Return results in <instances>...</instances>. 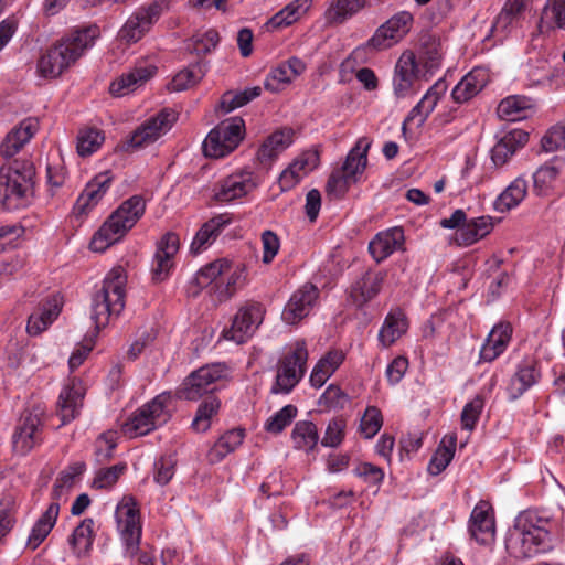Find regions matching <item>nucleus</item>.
<instances>
[{
    "instance_id": "3c124183",
    "label": "nucleus",
    "mask_w": 565,
    "mask_h": 565,
    "mask_svg": "<svg viewBox=\"0 0 565 565\" xmlns=\"http://www.w3.org/2000/svg\"><path fill=\"white\" fill-rule=\"evenodd\" d=\"M447 89L445 81L436 82L418 102V108L423 110V119H427L438 104V100L444 96Z\"/></svg>"
},
{
    "instance_id": "dca6fc26",
    "label": "nucleus",
    "mask_w": 565,
    "mask_h": 565,
    "mask_svg": "<svg viewBox=\"0 0 565 565\" xmlns=\"http://www.w3.org/2000/svg\"><path fill=\"white\" fill-rule=\"evenodd\" d=\"M180 246L179 236L173 232L166 233L158 242L157 252L152 263V279L164 280L173 266V257Z\"/></svg>"
},
{
    "instance_id": "b1692460",
    "label": "nucleus",
    "mask_w": 565,
    "mask_h": 565,
    "mask_svg": "<svg viewBox=\"0 0 565 565\" xmlns=\"http://www.w3.org/2000/svg\"><path fill=\"white\" fill-rule=\"evenodd\" d=\"M529 141V132L522 129H513L507 132L492 148L491 159L497 167H501L512 157L518 149Z\"/></svg>"
},
{
    "instance_id": "f704fd0d",
    "label": "nucleus",
    "mask_w": 565,
    "mask_h": 565,
    "mask_svg": "<svg viewBox=\"0 0 565 565\" xmlns=\"http://www.w3.org/2000/svg\"><path fill=\"white\" fill-rule=\"evenodd\" d=\"M83 397L84 395L81 390L76 388L74 385L63 388L57 403V414L62 424H67L76 418L78 409L82 406Z\"/></svg>"
},
{
    "instance_id": "79ce46f5",
    "label": "nucleus",
    "mask_w": 565,
    "mask_h": 565,
    "mask_svg": "<svg viewBox=\"0 0 565 565\" xmlns=\"http://www.w3.org/2000/svg\"><path fill=\"white\" fill-rule=\"evenodd\" d=\"M443 57L440 40L433 34H424L420 38V61L427 72H433L440 66Z\"/></svg>"
},
{
    "instance_id": "052dcab7",
    "label": "nucleus",
    "mask_w": 565,
    "mask_h": 565,
    "mask_svg": "<svg viewBox=\"0 0 565 565\" xmlns=\"http://www.w3.org/2000/svg\"><path fill=\"white\" fill-rule=\"evenodd\" d=\"M64 71L65 70L60 64V62H57L56 57L52 56L49 53V50L38 61V72L41 76L45 78H56Z\"/></svg>"
},
{
    "instance_id": "7c9ffc66",
    "label": "nucleus",
    "mask_w": 565,
    "mask_h": 565,
    "mask_svg": "<svg viewBox=\"0 0 565 565\" xmlns=\"http://www.w3.org/2000/svg\"><path fill=\"white\" fill-rule=\"evenodd\" d=\"M372 141L367 137L360 138L355 146L349 151L340 171L353 179L361 174L367 164V151Z\"/></svg>"
},
{
    "instance_id": "0eeeda50",
    "label": "nucleus",
    "mask_w": 565,
    "mask_h": 565,
    "mask_svg": "<svg viewBox=\"0 0 565 565\" xmlns=\"http://www.w3.org/2000/svg\"><path fill=\"white\" fill-rule=\"evenodd\" d=\"M307 360L308 351L305 342H296L292 352L279 361L271 392L275 394L289 393L303 376Z\"/></svg>"
},
{
    "instance_id": "ea45409f",
    "label": "nucleus",
    "mask_w": 565,
    "mask_h": 565,
    "mask_svg": "<svg viewBox=\"0 0 565 565\" xmlns=\"http://www.w3.org/2000/svg\"><path fill=\"white\" fill-rule=\"evenodd\" d=\"M94 542V520L84 519L73 531L70 544L77 557L86 556Z\"/></svg>"
},
{
    "instance_id": "423d86ee",
    "label": "nucleus",
    "mask_w": 565,
    "mask_h": 565,
    "mask_svg": "<svg viewBox=\"0 0 565 565\" xmlns=\"http://www.w3.org/2000/svg\"><path fill=\"white\" fill-rule=\"evenodd\" d=\"M115 518L117 529L126 546V554L135 556L139 551L141 525L139 509L131 495H124L117 504Z\"/></svg>"
},
{
    "instance_id": "9b49d317",
    "label": "nucleus",
    "mask_w": 565,
    "mask_h": 565,
    "mask_svg": "<svg viewBox=\"0 0 565 565\" xmlns=\"http://www.w3.org/2000/svg\"><path fill=\"white\" fill-rule=\"evenodd\" d=\"M413 21V15L409 12H397L376 29L365 46L376 51L393 46L408 33Z\"/></svg>"
},
{
    "instance_id": "393cba45",
    "label": "nucleus",
    "mask_w": 565,
    "mask_h": 565,
    "mask_svg": "<svg viewBox=\"0 0 565 565\" xmlns=\"http://www.w3.org/2000/svg\"><path fill=\"white\" fill-rule=\"evenodd\" d=\"M232 222V217L227 214H218L207 222H205L198 233L195 234L190 250L192 254H199L206 246L211 245L217 236L222 233V231L230 225Z\"/></svg>"
},
{
    "instance_id": "4c0bfd02",
    "label": "nucleus",
    "mask_w": 565,
    "mask_h": 565,
    "mask_svg": "<svg viewBox=\"0 0 565 565\" xmlns=\"http://www.w3.org/2000/svg\"><path fill=\"white\" fill-rule=\"evenodd\" d=\"M41 426H15L12 434L13 451L20 456L30 452L42 440Z\"/></svg>"
},
{
    "instance_id": "473e14b6",
    "label": "nucleus",
    "mask_w": 565,
    "mask_h": 565,
    "mask_svg": "<svg viewBox=\"0 0 565 565\" xmlns=\"http://www.w3.org/2000/svg\"><path fill=\"white\" fill-rule=\"evenodd\" d=\"M456 446V434H448L443 437L428 463L427 470L431 476H438L448 467L455 456Z\"/></svg>"
},
{
    "instance_id": "e2e57ef3",
    "label": "nucleus",
    "mask_w": 565,
    "mask_h": 565,
    "mask_svg": "<svg viewBox=\"0 0 565 565\" xmlns=\"http://www.w3.org/2000/svg\"><path fill=\"white\" fill-rule=\"evenodd\" d=\"M244 269L237 267L227 278L225 286L218 287V296L221 298H230L245 282Z\"/></svg>"
},
{
    "instance_id": "603ef678",
    "label": "nucleus",
    "mask_w": 565,
    "mask_h": 565,
    "mask_svg": "<svg viewBox=\"0 0 565 565\" xmlns=\"http://www.w3.org/2000/svg\"><path fill=\"white\" fill-rule=\"evenodd\" d=\"M291 438L296 448L309 451L317 445L319 435L316 426H295Z\"/></svg>"
},
{
    "instance_id": "338daca9",
    "label": "nucleus",
    "mask_w": 565,
    "mask_h": 565,
    "mask_svg": "<svg viewBox=\"0 0 565 565\" xmlns=\"http://www.w3.org/2000/svg\"><path fill=\"white\" fill-rule=\"evenodd\" d=\"M265 142L268 143L274 150L278 153L282 152L287 147H289L292 142V130L291 129H281L273 132L265 139Z\"/></svg>"
},
{
    "instance_id": "4d7b16f0",
    "label": "nucleus",
    "mask_w": 565,
    "mask_h": 565,
    "mask_svg": "<svg viewBox=\"0 0 565 565\" xmlns=\"http://www.w3.org/2000/svg\"><path fill=\"white\" fill-rule=\"evenodd\" d=\"M221 407V401L214 395H210L204 398L198 406L192 424H199L200 422H212L214 416L218 413Z\"/></svg>"
},
{
    "instance_id": "680f3d73",
    "label": "nucleus",
    "mask_w": 565,
    "mask_h": 565,
    "mask_svg": "<svg viewBox=\"0 0 565 565\" xmlns=\"http://www.w3.org/2000/svg\"><path fill=\"white\" fill-rule=\"evenodd\" d=\"M262 243L264 249L262 260L264 264H270L279 250L280 241L276 233L266 230L262 234Z\"/></svg>"
},
{
    "instance_id": "37998d69",
    "label": "nucleus",
    "mask_w": 565,
    "mask_h": 565,
    "mask_svg": "<svg viewBox=\"0 0 565 565\" xmlns=\"http://www.w3.org/2000/svg\"><path fill=\"white\" fill-rule=\"evenodd\" d=\"M205 65L201 63L193 64L180 71L169 83V89L182 92L198 84L205 75Z\"/></svg>"
},
{
    "instance_id": "de8ad7c7",
    "label": "nucleus",
    "mask_w": 565,
    "mask_h": 565,
    "mask_svg": "<svg viewBox=\"0 0 565 565\" xmlns=\"http://www.w3.org/2000/svg\"><path fill=\"white\" fill-rule=\"evenodd\" d=\"M228 269L230 263L226 259L215 260L198 271L194 277V282L201 288L206 287Z\"/></svg>"
},
{
    "instance_id": "58836bf2",
    "label": "nucleus",
    "mask_w": 565,
    "mask_h": 565,
    "mask_svg": "<svg viewBox=\"0 0 565 565\" xmlns=\"http://www.w3.org/2000/svg\"><path fill=\"white\" fill-rule=\"evenodd\" d=\"M407 328L406 318L401 311L391 312L379 332V340L384 347H390L406 332Z\"/></svg>"
},
{
    "instance_id": "49530a36",
    "label": "nucleus",
    "mask_w": 565,
    "mask_h": 565,
    "mask_svg": "<svg viewBox=\"0 0 565 565\" xmlns=\"http://www.w3.org/2000/svg\"><path fill=\"white\" fill-rule=\"evenodd\" d=\"M356 181L358 179L349 177L339 169L334 170L330 174L326 184L327 195L332 199L339 200L345 195L350 186Z\"/></svg>"
},
{
    "instance_id": "f257e3e1",
    "label": "nucleus",
    "mask_w": 565,
    "mask_h": 565,
    "mask_svg": "<svg viewBox=\"0 0 565 565\" xmlns=\"http://www.w3.org/2000/svg\"><path fill=\"white\" fill-rule=\"evenodd\" d=\"M540 523L542 520L531 511L519 514L505 540L510 555L515 558H530L550 547V532Z\"/></svg>"
},
{
    "instance_id": "6ab92c4d",
    "label": "nucleus",
    "mask_w": 565,
    "mask_h": 565,
    "mask_svg": "<svg viewBox=\"0 0 565 565\" xmlns=\"http://www.w3.org/2000/svg\"><path fill=\"white\" fill-rule=\"evenodd\" d=\"M113 182L109 171L95 175L82 191L74 205L75 212L86 214L92 207L98 204Z\"/></svg>"
},
{
    "instance_id": "c03bdc74",
    "label": "nucleus",
    "mask_w": 565,
    "mask_h": 565,
    "mask_svg": "<svg viewBox=\"0 0 565 565\" xmlns=\"http://www.w3.org/2000/svg\"><path fill=\"white\" fill-rule=\"evenodd\" d=\"M262 93V88L259 86H254L246 88L241 92H226L223 94L221 102H220V108L225 111L230 113L238 107H243L253 99L257 98Z\"/></svg>"
},
{
    "instance_id": "f03ea898",
    "label": "nucleus",
    "mask_w": 565,
    "mask_h": 565,
    "mask_svg": "<svg viewBox=\"0 0 565 565\" xmlns=\"http://www.w3.org/2000/svg\"><path fill=\"white\" fill-rule=\"evenodd\" d=\"M127 277L122 267L113 268L105 277L102 288L92 297L90 319L95 330L106 327L113 317L117 318L126 305Z\"/></svg>"
},
{
    "instance_id": "c9c22d12",
    "label": "nucleus",
    "mask_w": 565,
    "mask_h": 565,
    "mask_svg": "<svg viewBox=\"0 0 565 565\" xmlns=\"http://www.w3.org/2000/svg\"><path fill=\"white\" fill-rule=\"evenodd\" d=\"M526 193L527 181L519 177L498 196L494 209L501 213L510 211L524 200Z\"/></svg>"
},
{
    "instance_id": "9d476101",
    "label": "nucleus",
    "mask_w": 565,
    "mask_h": 565,
    "mask_svg": "<svg viewBox=\"0 0 565 565\" xmlns=\"http://www.w3.org/2000/svg\"><path fill=\"white\" fill-rule=\"evenodd\" d=\"M178 114L164 108L154 116L142 122L130 136L127 145L139 149L156 142L162 135L167 134L177 121Z\"/></svg>"
},
{
    "instance_id": "cd10ccee",
    "label": "nucleus",
    "mask_w": 565,
    "mask_h": 565,
    "mask_svg": "<svg viewBox=\"0 0 565 565\" xmlns=\"http://www.w3.org/2000/svg\"><path fill=\"white\" fill-rule=\"evenodd\" d=\"M487 75L483 70L475 68L454 87L451 97L455 103L463 104L480 93L487 83Z\"/></svg>"
},
{
    "instance_id": "ddd939ff",
    "label": "nucleus",
    "mask_w": 565,
    "mask_h": 565,
    "mask_svg": "<svg viewBox=\"0 0 565 565\" xmlns=\"http://www.w3.org/2000/svg\"><path fill=\"white\" fill-rule=\"evenodd\" d=\"M65 488L54 482L52 489V499L53 502L46 508V510L41 514V516L34 523L30 535L28 537L26 547L34 551L36 550L44 540L49 536L54 525L56 524L58 513H60V503L58 501L65 497Z\"/></svg>"
},
{
    "instance_id": "13d9d810",
    "label": "nucleus",
    "mask_w": 565,
    "mask_h": 565,
    "mask_svg": "<svg viewBox=\"0 0 565 565\" xmlns=\"http://www.w3.org/2000/svg\"><path fill=\"white\" fill-rule=\"evenodd\" d=\"M347 401L348 395L339 386L331 384L319 398V405L328 409L342 408Z\"/></svg>"
},
{
    "instance_id": "a18cd8bd",
    "label": "nucleus",
    "mask_w": 565,
    "mask_h": 565,
    "mask_svg": "<svg viewBox=\"0 0 565 565\" xmlns=\"http://www.w3.org/2000/svg\"><path fill=\"white\" fill-rule=\"evenodd\" d=\"M105 140L104 132L97 128H84L77 135V153L88 157L97 151Z\"/></svg>"
},
{
    "instance_id": "774afa93",
    "label": "nucleus",
    "mask_w": 565,
    "mask_h": 565,
    "mask_svg": "<svg viewBox=\"0 0 565 565\" xmlns=\"http://www.w3.org/2000/svg\"><path fill=\"white\" fill-rule=\"evenodd\" d=\"M550 13L556 25L565 30V0H547L544 14L548 15Z\"/></svg>"
},
{
    "instance_id": "1a4fd4ad",
    "label": "nucleus",
    "mask_w": 565,
    "mask_h": 565,
    "mask_svg": "<svg viewBox=\"0 0 565 565\" xmlns=\"http://www.w3.org/2000/svg\"><path fill=\"white\" fill-rule=\"evenodd\" d=\"M98 35V28L89 26L75 30L70 36L62 38L49 49V53L67 70L84 53Z\"/></svg>"
},
{
    "instance_id": "8fccbe9b",
    "label": "nucleus",
    "mask_w": 565,
    "mask_h": 565,
    "mask_svg": "<svg viewBox=\"0 0 565 565\" xmlns=\"http://www.w3.org/2000/svg\"><path fill=\"white\" fill-rule=\"evenodd\" d=\"M558 174L559 170L552 164H545L539 168L533 174L534 189L537 194H547V191L552 188Z\"/></svg>"
},
{
    "instance_id": "c85d7f7f",
    "label": "nucleus",
    "mask_w": 565,
    "mask_h": 565,
    "mask_svg": "<svg viewBox=\"0 0 565 565\" xmlns=\"http://www.w3.org/2000/svg\"><path fill=\"white\" fill-rule=\"evenodd\" d=\"M254 188L255 183L246 175H231L221 182L214 198L220 202H231L246 195Z\"/></svg>"
},
{
    "instance_id": "c756f323",
    "label": "nucleus",
    "mask_w": 565,
    "mask_h": 565,
    "mask_svg": "<svg viewBox=\"0 0 565 565\" xmlns=\"http://www.w3.org/2000/svg\"><path fill=\"white\" fill-rule=\"evenodd\" d=\"M344 361L341 350H330L315 365L310 374V383L313 387H321Z\"/></svg>"
},
{
    "instance_id": "72a5a7b5",
    "label": "nucleus",
    "mask_w": 565,
    "mask_h": 565,
    "mask_svg": "<svg viewBox=\"0 0 565 565\" xmlns=\"http://www.w3.org/2000/svg\"><path fill=\"white\" fill-rule=\"evenodd\" d=\"M540 379V372L535 363H524L519 366L515 374L511 377L509 385V395L511 399H516L523 395Z\"/></svg>"
},
{
    "instance_id": "6e6d98bb",
    "label": "nucleus",
    "mask_w": 565,
    "mask_h": 565,
    "mask_svg": "<svg viewBox=\"0 0 565 565\" xmlns=\"http://www.w3.org/2000/svg\"><path fill=\"white\" fill-rule=\"evenodd\" d=\"M541 143L546 152L565 149V124L553 126L542 138Z\"/></svg>"
},
{
    "instance_id": "f8f14e48",
    "label": "nucleus",
    "mask_w": 565,
    "mask_h": 565,
    "mask_svg": "<svg viewBox=\"0 0 565 565\" xmlns=\"http://www.w3.org/2000/svg\"><path fill=\"white\" fill-rule=\"evenodd\" d=\"M163 10V1H153L147 8L136 11L119 31L120 40L126 43L138 42L159 19Z\"/></svg>"
},
{
    "instance_id": "7ed1b4c3",
    "label": "nucleus",
    "mask_w": 565,
    "mask_h": 565,
    "mask_svg": "<svg viewBox=\"0 0 565 565\" xmlns=\"http://www.w3.org/2000/svg\"><path fill=\"white\" fill-rule=\"evenodd\" d=\"M34 177V166L28 160H14L0 168V202L6 210H17L29 203Z\"/></svg>"
},
{
    "instance_id": "a878e982",
    "label": "nucleus",
    "mask_w": 565,
    "mask_h": 565,
    "mask_svg": "<svg viewBox=\"0 0 565 565\" xmlns=\"http://www.w3.org/2000/svg\"><path fill=\"white\" fill-rule=\"evenodd\" d=\"M157 67L153 65H138L130 72L122 74L119 78L114 81L109 86V92L113 96H124L136 89L148 81L156 73Z\"/></svg>"
},
{
    "instance_id": "0e129e2a",
    "label": "nucleus",
    "mask_w": 565,
    "mask_h": 565,
    "mask_svg": "<svg viewBox=\"0 0 565 565\" xmlns=\"http://www.w3.org/2000/svg\"><path fill=\"white\" fill-rule=\"evenodd\" d=\"M220 42V34L216 30L210 29L200 38L195 39L194 50L198 54H207L216 47Z\"/></svg>"
},
{
    "instance_id": "39448f33",
    "label": "nucleus",
    "mask_w": 565,
    "mask_h": 565,
    "mask_svg": "<svg viewBox=\"0 0 565 565\" xmlns=\"http://www.w3.org/2000/svg\"><path fill=\"white\" fill-rule=\"evenodd\" d=\"M245 122L241 117L224 120L213 128L203 141V153L210 158H222L234 151L243 140Z\"/></svg>"
},
{
    "instance_id": "5fc2aeb1",
    "label": "nucleus",
    "mask_w": 565,
    "mask_h": 565,
    "mask_svg": "<svg viewBox=\"0 0 565 565\" xmlns=\"http://www.w3.org/2000/svg\"><path fill=\"white\" fill-rule=\"evenodd\" d=\"M125 470V463H117L113 467L100 469L94 478L93 487L96 489H107L113 487Z\"/></svg>"
},
{
    "instance_id": "4468645a",
    "label": "nucleus",
    "mask_w": 565,
    "mask_h": 565,
    "mask_svg": "<svg viewBox=\"0 0 565 565\" xmlns=\"http://www.w3.org/2000/svg\"><path fill=\"white\" fill-rule=\"evenodd\" d=\"M264 309L258 302L242 307L235 315L232 326L224 331V337L236 343H244L263 321Z\"/></svg>"
},
{
    "instance_id": "20e7f679",
    "label": "nucleus",
    "mask_w": 565,
    "mask_h": 565,
    "mask_svg": "<svg viewBox=\"0 0 565 565\" xmlns=\"http://www.w3.org/2000/svg\"><path fill=\"white\" fill-rule=\"evenodd\" d=\"M146 211V202L141 195H132L124 201L95 233L90 248L104 252L118 242L131 230Z\"/></svg>"
},
{
    "instance_id": "5701e85b",
    "label": "nucleus",
    "mask_w": 565,
    "mask_h": 565,
    "mask_svg": "<svg viewBox=\"0 0 565 565\" xmlns=\"http://www.w3.org/2000/svg\"><path fill=\"white\" fill-rule=\"evenodd\" d=\"M512 337V327L508 322L495 324L480 350V361L492 362L504 352Z\"/></svg>"
},
{
    "instance_id": "bb28decb",
    "label": "nucleus",
    "mask_w": 565,
    "mask_h": 565,
    "mask_svg": "<svg viewBox=\"0 0 565 565\" xmlns=\"http://www.w3.org/2000/svg\"><path fill=\"white\" fill-rule=\"evenodd\" d=\"M383 279L384 277L381 273L365 271L363 276L351 286L350 298L352 302L358 308L363 307L380 292Z\"/></svg>"
},
{
    "instance_id": "6e6552de",
    "label": "nucleus",
    "mask_w": 565,
    "mask_h": 565,
    "mask_svg": "<svg viewBox=\"0 0 565 565\" xmlns=\"http://www.w3.org/2000/svg\"><path fill=\"white\" fill-rule=\"evenodd\" d=\"M225 364L214 363L192 372L180 385L175 396L180 399L195 401L214 391L213 384L226 372Z\"/></svg>"
},
{
    "instance_id": "69168bd1",
    "label": "nucleus",
    "mask_w": 565,
    "mask_h": 565,
    "mask_svg": "<svg viewBox=\"0 0 565 565\" xmlns=\"http://www.w3.org/2000/svg\"><path fill=\"white\" fill-rule=\"evenodd\" d=\"M36 129L38 122L35 120L25 119L9 134L14 135L13 139L23 147L33 137Z\"/></svg>"
},
{
    "instance_id": "09e8293b",
    "label": "nucleus",
    "mask_w": 565,
    "mask_h": 565,
    "mask_svg": "<svg viewBox=\"0 0 565 565\" xmlns=\"http://www.w3.org/2000/svg\"><path fill=\"white\" fill-rule=\"evenodd\" d=\"M177 459L175 456L170 454L160 457L153 465V480L160 486H166L170 482L175 473Z\"/></svg>"
},
{
    "instance_id": "aec40b11",
    "label": "nucleus",
    "mask_w": 565,
    "mask_h": 565,
    "mask_svg": "<svg viewBox=\"0 0 565 565\" xmlns=\"http://www.w3.org/2000/svg\"><path fill=\"white\" fill-rule=\"evenodd\" d=\"M62 310V298L57 295L42 301L38 310L30 315L26 331L30 335H39L60 316Z\"/></svg>"
},
{
    "instance_id": "4be33fe9",
    "label": "nucleus",
    "mask_w": 565,
    "mask_h": 565,
    "mask_svg": "<svg viewBox=\"0 0 565 565\" xmlns=\"http://www.w3.org/2000/svg\"><path fill=\"white\" fill-rule=\"evenodd\" d=\"M172 396L168 392L157 395L151 402L145 404L142 407L134 413L130 424H147L150 422L166 423L170 419V405Z\"/></svg>"
},
{
    "instance_id": "2f4dec72",
    "label": "nucleus",
    "mask_w": 565,
    "mask_h": 565,
    "mask_svg": "<svg viewBox=\"0 0 565 565\" xmlns=\"http://www.w3.org/2000/svg\"><path fill=\"white\" fill-rule=\"evenodd\" d=\"M245 437V430L243 428L234 427L222 434L218 440L207 452V460L210 463L220 462L226 455L232 452L238 447Z\"/></svg>"
},
{
    "instance_id": "a211bd4d",
    "label": "nucleus",
    "mask_w": 565,
    "mask_h": 565,
    "mask_svg": "<svg viewBox=\"0 0 565 565\" xmlns=\"http://www.w3.org/2000/svg\"><path fill=\"white\" fill-rule=\"evenodd\" d=\"M416 56L406 51L398 58L393 78L394 93L397 97H405L412 89L414 82L419 77Z\"/></svg>"
},
{
    "instance_id": "e433bc0d",
    "label": "nucleus",
    "mask_w": 565,
    "mask_h": 565,
    "mask_svg": "<svg viewBox=\"0 0 565 565\" xmlns=\"http://www.w3.org/2000/svg\"><path fill=\"white\" fill-rule=\"evenodd\" d=\"M532 107V100L525 96H509L502 99L497 108L498 116L502 120L518 121L526 117V111Z\"/></svg>"
},
{
    "instance_id": "bf43d9fd",
    "label": "nucleus",
    "mask_w": 565,
    "mask_h": 565,
    "mask_svg": "<svg viewBox=\"0 0 565 565\" xmlns=\"http://www.w3.org/2000/svg\"><path fill=\"white\" fill-rule=\"evenodd\" d=\"M117 446V431L108 430L102 434L96 441V456L99 460H109Z\"/></svg>"
},
{
    "instance_id": "a19ab883",
    "label": "nucleus",
    "mask_w": 565,
    "mask_h": 565,
    "mask_svg": "<svg viewBox=\"0 0 565 565\" xmlns=\"http://www.w3.org/2000/svg\"><path fill=\"white\" fill-rule=\"evenodd\" d=\"M365 6V0H333L324 17L330 24H342Z\"/></svg>"
},
{
    "instance_id": "864d4df0",
    "label": "nucleus",
    "mask_w": 565,
    "mask_h": 565,
    "mask_svg": "<svg viewBox=\"0 0 565 565\" xmlns=\"http://www.w3.org/2000/svg\"><path fill=\"white\" fill-rule=\"evenodd\" d=\"M292 76L288 72L285 63H280L277 67L273 68L267 75L264 87L266 90L277 93L281 90L284 85L292 82Z\"/></svg>"
},
{
    "instance_id": "f3484780",
    "label": "nucleus",
    "mask_w": 565,
    "mask_h": 565,
    "mask_svg": "<svg viewBox=\"0 0 565 565\" xmlns=\"http://www.w3.org/2000/svg\"><path fill=\"white\" fill-rule=\"evenodd\" d=\"M469 532L480 544H489L494 540L495 524L492 508L488 502L480 501L471 512Z\"/></svg>"
},
{
    "instance_id": "2eb2a0df",
    "label": "nucleus",
    "mask_w": 565,
    "mask_h": 565,
    "mask_svg": "<svg viewBox=\"0 0 565 565\" xmlns=\"http://www.w3.org/2000/svg\"><path fill=\"white\" fill-rule=\"evenodd\" d=\"M319 297V289L312 284H305L296 290L281 313L282 320L288 324H296L307 317L315 307Z\"/></svg>"
},
{
    "instance_id": "412c9836",
    "label": "nucleus",
    "mask_w": 565,
    "mask_h": 565,
    "mask_svg": "<svg viewBox=\"0 0 565 565\" xmlns=\"http://www.w3.org/2000/svg\"><path fill=\"white\" fill-rule=\"evenodd\" d=\"M405 236L402 227H392L380 232L369 244V252L377 262L387 258L395 250L402 249Z\"/></svg>"
}]
</instances>
